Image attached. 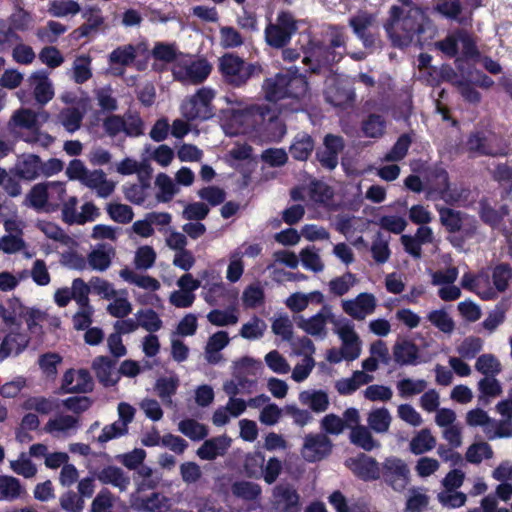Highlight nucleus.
<instances>
[{
	"mask_svg": "<svg viewBox=\"0 0 512 512\" xmlns=\"http://www.w3.org/2000/svg\"><path fill=\"white\" fill-rule=\"evenodd\" d=\"M309 89L306 75L298 73V69H288L267 78L262 84L265 99L271 108L278 107L280 100L290 99L291 111H298L301 100L307 95Z\"/></svg>",
	"mask_w": 512,
	"mask_h": 512,
	"instance_id": "nucleus-1",
	"label": "nucleus"
},
{
	"mask_svg": "<svg viewBox=\"0 0 512 512\" xmlns=\"http://www.w3.org/2000/svg\"><path fill=\"white\" fill-rule=\"evenodd\" d=\"M429 19L420 6H414L403 17V9L393 5L389 10V18L384 29L392 41L393 46L403 47L409 45L415 36L425 32V23Z\"/></svg>",
	"mask_w": 512,
	"mask_h": 512,
	"instance_id": "nucleus-2",
	"label": "nucleus"
},
{
	"mask_svg": "<svg viewBox=\"0 0 512 512\" xmlns=\"http://www.w3.org/2000/svg\"><path fill=\"white\" fill-rule=\"evenodd\" d=\"M450 177L448 171L441 166L429 168L425 174L426 198L430 200H443L448 205L458 203L463 193L468 194L469 189H461L460 192L450 189Z\"/></svg>",
	"mask_w": 512,
	"mask_h": 512,
	"instance_id": "nucleus-3",
	"label": "nucleus"
},
{
	"mask_svg": "<svg viewBox=\"0 0 512 512\" xmlns=\"http://www.w3.org/2000/svg\"><path fill=\"white\" fill-rule=\"evenodd\" d=\"M212 65L204 57L179 54L172 66L175 80L187 85H199L210 75Z\"/></svg>",
	"mask_w": 512,
	"mask_h": 512,
	"instance_id": "nucleus-4",
	"label": "nucleus"
},
{
	"mask_svg": "<svg viewBox=\"0 0 512 512\" xmlns=\"http://www.w3.org/2000/svg\"><path fill=\"white\" fill-rule=\"evenodd\" d=\"M216 91L211 87H201L193 95L185 98L180 106L181 114L187 121L208 120L214 115L213 100Z\"/></svg>",
	"mask_w": 512,
	"mask_h": 512,
	"instance_id": "nucleus-5",
	"label": "nucleus"
},
{
	"mask_svg": "<svg viewBox=\"0 0 512 512\" xmlns=\"http://www.w3.org/2000/svg\"><path fill=\"white\" fill-rule=\"evenodd\" d=\"M200 276L204 281L202 284V297L209 305L226 304L237 299V290L228 287L222 281L220 274L214 270H204Z\"/></svg>",
	"mask_w": 512,
	"mask_h": 512,
	"instance_id": "nucleus-6",
	"label": "nucleus"
},
{
	"mask_svg": "<svg viewBox=\"0 0 512 512\" xmlns=\"http://www.w3.org/2000/svg\"><path fill=\"white\" fill-rule=\"evenodd\" d=\"M465 148L470 157H498L507 155L508 146L502 139H498L495 134L489 138L484 131L477 130L469 133Z\"/></svg>",
	"mask_w": 512,
	"mask_h": 512,
	"instance_id": "nucleus-7",
	"label": "nucleus"
},
{
	"mask_svg": "<svg viewBox=\"0 0 512 512\" xmlns=\"http://www.w3.org/2000/svg\"><path fill=\"white\" fill-rule=\"evenodd\" d=\"M281 107L271 108L270 105L258 104V139L280 141L286 134V125L280 118Z\"/></svg>",
	"mask_w": 512,
	"mask_h": 512,
	"instance_id": "nucleus-8",
	"label": "nucleus"
},
{
	"mask_svg": "<svg viewBox=\"0 0 512 512\" xmlns=\"http://www.w3.org/2000/svg\"><path fill=\"white\" fill-rule=\"evenodd\" d=\"M78 198L70 196L65 198L60 206L62 221L68 225H84L92 222L100 215L99 209L92 203L86 202L81 206V211H77Z\"/></svg>",
	"mask_w": 512,
	"mask_h": 512,
	"instance_id": "nucleus-9",
	"label": "nucleus"
},
{
	"mask_svg": "<svg viewBox=\"0 0 512 512\" xmlns=\"http://www.w3.org/2000/svg\"><path fill=\"white\" fill-rule=\"evenodd\" d=\"M81 427L80 417L74 414L56 413L44 424L42 431L53 439L65 440L74 436Z\"/></svg>",
	"mask_w": 512,
	"mask_h": 512,
	"instance_id": "nucleus-10",
	"label": "nucleus"
},
{
	"mask_svg": "<svg viewBox=\"0 0 512 512\" xmlns=\"http://www.w3.org/2000/svg\"><path fill=\"white\" fill-rule=\"evenodd\" d=\"M381 475L384 481L395 491L406 489L410 482V470L400 458L388 457L382 464Z\"/></svg>",
	"mask_w": 512,
	"mask_h": 512,
	"instance_id": "nucleus-11",
	"label": "nucleus"
},
{
	"mask_svg": "<svg viewBox=\"0 0 512 512\" xmlns=\"http://www.w3.org/2000/svg\"><path fill=\"white\" fill-rule=\"evenodd\" d=\"M224 99L228 104H236L239 106V108L233 109L231 111L226 133L230 135L245 133L247 127L253 126L255 122V105L251 104L242 107V102L233 96H226Z\"/></svg>",
	"mask_w": 512,
	"mask_h": 512,
	"instance_id": "nucleus-12",
	"label": "nucleus"
},
{
	"mask_svg": "<svg viewBox=\"0 0 512 512\" xmlns=\"http://www.w3.org/2000/svg\"><path fill=\"white\" fill-rule=\"evenodd\" d=\"M345 148V140L340 135L328 133L323 138V145L316 149V159L327 170H334L338 165L339 154Z\"/></svg>",
	"mask_w": 512,
	"mask_h": 512,
	"instance_id": "nucleus-13",
	"label": "nucleus"
},
{
	"mask_svg": "<svg viewBox=\"0 0 512 512\" xmlns=\"http://www.w3.org/2000/svg\"><path fill=\"white\" fill-rule=\"evenodd\" d=\"M332 441L322 433L307 434L301 449L303 458L310 463L318 462L329 456L332 452Z\"/></svg>",
	"mask_w": 512,
	"mask_h": 512,
	"instance_id": "nucleus-14",
	"label": "nucleus"
},
{
	"mask_svg": "<svg viewBox=\"0 0 512 512\" xmlns=\"http://www.w3.org/2000/svg\"><path fill=\"white\" fill-rule=\"evenodd\" d=\"M117 411L119 419L110 425H106L102 429L98 436L100 443H106L128 432V424L134 419L135 408L126 402H121L118 404Z\"/></svg>",
	"mask_w": 512,
	"mask_h": 512,
	"instance_id": "nucleus-15",
	"label": "nucleus"
},
{
	"mask_svg": "<svg viewBox=\"0 0 512 512\" xmlns=\"http://www.w3.org/2000/svg\"><path fill=\"white\" fill-rule=\"evenodd\" d=\"M352 473L365 482L375 481L381 477V469L377 460L365 453H360L346 461Z\"/></svg>",
	"mask_w": 512,
	"mask_h": 512,
	"instance_id": "nucleus-16",
	"label": "nucleus"
},
{
	"mask_svg": "<svg viewBox=\"0 0 512 512\" xmlns=\"http://www.w3.org/2000/svg\"><path fill=\"white\" fill-rule=\"evenodd\" d=\"M327 322H330L335 326L339 325V321L335 318L331 308L328 305H324L318 313L311 316L310 318H301L297 322V325L311 336H319L324 338L327 335Z\"/></svg>",
	"mask_w": 512,
	"mask_h": 512,
	"instance_id": "nucleus-17",
	"label": "nucleus"
},
{
	"mask_svg": "<svg viewBox=\"0 0 512 512\" xmlns=\"http://www.w3.org/2000/svg\"><path fill=\"white\" fill-rule=\"evenodd\" d=\"M219 68L225 79L232 85L240 86L250 76L244 61L233 54H225L219 60Z\"/></svg>",
	"mask_w": 512,
	"mask_h": 512,
	"instance_id": "nucleus-18",
	"label": "nucleus"
},
{
	"mask_svg": "<svg viewBox=\"0 0 512 512\" xmlns=\"http://www.w3.org/2000/svg\"><path fill=\"white\" fill-rule=\"evenodd\" d=\"M273 506L278 512H300V496L290 484H278L273 489Z\"/></svg>",
	"mask_w": 512,
	"mask_h": 512,
	"instance_id": "nucleus-19",
	"label": "nucleus"
},
{
	"mask_svg": "<svg viewBox=\"0 0 512 512\" xmlns=\"http://www.w3.org/2000/svg\"><path fill=\"white\" fill-rule=\"evenodd\" d=\"M137 57V48L133 44L118 46L108 55L110 72L114 76L121 77L125 68L130 66Z\"/></svg>",
	"mask_w": 512,
	"mask_h": 512,
	"instance_id": "nucleus-20",
	"label": "nucleus"
},
{
	"mask_svg": "<svg viewBox=\"0 0 512 512\" xmlns=\"http://www.w3.org/2000/svg\"><path fill=\"white\" fill-rule=\"evenodd\" d=\"M343 311L356 320H363L376 308V298L371 293H360L355 299L342 302Z\"/></svg>",
	"mask_w": 512,
	"mask_h": 512,
	"instance_id": "nucleus-21",
	"label": "nucleus"
},
{
	"mask_svg": "<svg viewBox=\"0 0 512 512\" xmlns=\"http://www.w3.org/2000/svg\"><path fill=\"white\" fill-rule=\"evenodd\" d=\"M93 386V379L87 370H68L63 376L62 389L66 393H88Z\"/></svg>",
	"mask_w": 512,
	"mask_h": 512,
	"instance_id": "nucleus-22",
	"label": "nucleus"
},
{
	"mask_svg": "<svg viewBox=\"0 0 512 512\" xmlns=\"http://www.w3.org/2000/svg\"><path fill=\"white\" fill-rule=\"evenodd\" d=\"M115 257V249L105 243L97 244L88 254L89 269L98 272L108 270Z\"/></svg>",
	"mask_w": 512,
	"mask_h": 512,
	"instance_id": "nucleus-23",
	"label": "nucleus"
},
{
	"mask_svg": "<svg viewBox=\"0 0 512 512\" xmlns=\"http://www.w3.org/2000/svg\"><path fill=\"white\" fill-rule=\"evenodd\" d=\"M30 86L33 87L35 100L40 105L47 104L54 97L52 82L44 70L36 71L29 77Z\"/></svg>",
	"mask_w": 512,
	"mask_h": 512,
	"instance_id": "nucleus-24",
	"label": "nucleus"
},
{
	"mask_svg": "<svg viewBox=\"0 0 512 512\" xmlns=\"http://www.w3.org/2000/svg\"><path fill=\"white\" fill-rule=\"evenodd\" d=\"M419 347L410 340L397 341L393 346L394 361L400 366L417 365L420 363Z\"/></svg>",
	"mask_w": 512,
	"mask_h": 512,
	"instance_id": "nucleus-25",
	"label": "nucleus"
},
{
	"mask_svg": "<svg viewBox=\"0 0 512 512\" xmlns=\"http://www.w3.org/2000/svg\"><path fill=\"white\" fill-rule=\"evenodd\" d=\"M115 365L116 362L107 356H98L93 360L92 369L99 382L106 387L114 386L119 380Z\"/></svg>",
	"mask_w": 512,
	"mask_h": 512,
	"instance_id": "nucleus-26",
	"label": "nucleus"
},
{
	"mask_svg": "<svg viewBox=\"0 0 512 512\" xmlns=\"http://www.w3.org/2000/svg\"><path fill=\"white\" fill-rule=\"evenodd\" d=\"M231 445V439L226 435H220L204 441L198 448L197 456L202 460H214L223 456Z\"/></svg>",
	"mask_w": 512,
	"mask_h": 512,
	"instance_id": "nucleus-27",
	"label": "nucleus"
},
{
	"mask_svg": "<svg viewBox=\"0 0 512 512\" xmlns=\"http://www.w3.org/2000/svg\"><path fill=\"white\" fill-rule=\"evenodd\" d=\"M229 336L225 331H218L211 335L204 351L205 360L211 365H217L224 360L221 351L229 344Z\"/></svg>",
	"mask_w": 512,
	"mask_h": 512,
	"instance_id": "nucleus-28",
	"label": "nucleus"
},
{
	"mask_svg": "<svg viewBox=\"0 0 512 512\" xmlns=\"http://www.w3.org/2000/svg\"><path fill=\"white\" fill-rule=\"evenodd\" d=\"M82 17L86 22L74 30V34L78 38L87 37L92 32H97L105 22L102 10L97 6L85 7Z\"/></svg>",
	"mask_w": 512,
	"mask_h": 512,
	"instance_id": "nucleus-29",
	"label": "nucleus"
},
{
	"mask_svg": "<svg viewBox=\"0 0 512 512\" xmlns=\"http://www.w3.org/2000/svg\"><path fill=\"white\" fill-rule=\"evenodd\" d=\"M96 478L105 485L118 488L120 492L126 491L130 485V478L116 466H107L96 473Z\"/></svg>",
	"mask_w": 512,
	"mask_h": 512,
	"instance_id": "nucleus-30",
	"label": "nucleus"
},
{
	"mask_svg": "<svg viewBox=\"0 0 512 512\" xmlns=\"http://www.w3.org/2000/svg\"><path fill=\"white\" fill-rule=\"evenodd\" d=\"M29 338L22 333H9L0 343V362L10 356H17L28 346Z\"/></svg>",
	"mask_w": 512,
	"mask_h": 512,
	"instance_id": "nucleus-31",
	"label": "nucleus"
},
{
	"mask_svg": "<svg viewBox=\"0 0 512 512\" xmlns=\"http://www.w3.org/2000/svg\"><path fill=\"white\" fill-rule=\"evenodd\" d=\"M85 186L96 190L98 196L106 198L114 191V184L107 180L102 170H87L80 181Z\"/></svg>",
	"mask_w": 512,
	"mask_h": 512,
	"instance_id": "nucleus-32",
	"label": "nucleus"
},
{
	"mask_svg": "<svg viewBox=\"0 0 512 512\" xmlns=\"http://www.w3.org/2000/svg\"><path fill=\"white\" fill-rule=\"evenodd\" d=\"M315 149V141L307 132H299L295 135L289 152L293 159L297 161H306Z\"/></svg>",
	"mask_w": 512,
	"mask_h": 512,
	"instance_id": "nucleus-33",
	"label": "nucleus"
},
{
	"mask_svg": "<svg viewBox=\"0 0 512 512\" xmlns=\"http://www.w3.org/2000/svg\"><path fill=\"white\" fill-rule=\"evenodd\" d=\"M441 225L448 233L455 234L461 231L466 214L450 207L436 206Z\"/></svg>",
	"mask_w": 512,
	"mask_h": 512,
	"instance_id": "nucleus-34",
	"label": "nucleus"
},
{
	"mask_svg": "<svg viewBox=\"0 0 512 512\" xmlns=\"http://www.w3.org/2000/svg\"><path fill=\"white\" fill-rule=\"evenodd\" d=\"M15 170L20 178L32 181L41 176V158L35 154L23 155L18 160Z\"/></svg>",
	"mask_w": 512,
	"mask_h": 512,
	"instance_id": "nucleus-35",
	"label": "nucleus"
},
{
	"mask_svg": "<svg viewBox=\"0 0 512 512\" xmlns=\"http://www.w3.org/2000/svg\"><path fill=\"white\" fill-rule=\"evenodd\" d=\"M85 110L71 106L63 108L57 115V122L70 134L78 131L82 125Z\"/></svg>",
	"mask_w": 512,
	"mask_h": 512,
	"instance_id": "nucleus-36",
	"label": "nucleus"
},
{
	"mask_svg": "<svg viewBox=\"0 0 512 512\" xmlns=\"http://www.w3.org/2000/svg\"><path fill=\"white\" fill-rule=\"evenodd\" d=\"M25 309L26 307H24L18 298H8L0 303V317L7 326L18 325L19 319H21L25 313Z\"/></svg>",
	"mask_w": 512,
	"mask_h": 512,
	"instance_id": "nucleus-37",
	"label": "nucleus"
},
{
	"mask_svg": "<svg viewBox=\"0 0 512 512\" xmlns=\"http://www.w3.org/2000/svg\"><path fill=\"white\" fill-rule=\"evenodd\" d=\"M26 494L20 480L8 475H0V501H15Z\"/></svg>",
	"mask_w": 512,
	"mask_h": 512,
	"instance_id": "nucleus-38",
	"label": "nucleus"
},
{
	"mask_svg": "<svg viewBox=\"0 0 512 512\" xmlns=\"http://www.w3.org/2000/svg\"><path fill=\"white\" fill-rule=\"evenodd\" d=\"M349 440L353 445L367 452L380 446V443L374 439L369 429L359 424L351 428Z\"/></svg>",
	"mask_w": 512,
	"mask_h": 512,
	"instance_id": "nucleus-39",
	"label": "nucleus"
},
{
	"mask_svg": "<svg viewBox=\"0 0 512 512\" xmlns=\"http://www.w3.org/2000/svg\"><path fill=\"white\" fill-rule=\"evenodd\" d=\"M253 250L254 247L250 245L245 248L244 251H242L241 248H238L230 254L229 265L226 271V278L228 281L235 283L241 278L244 272L242 258L244 255H253Z\"/></svg>",
	"mask_w": 512,
	"mask_h": 512,
	"instance_id": "nucleus-40",
	"label": "nucleus"
},
{
	"mask_svg": "<svg viewBox=\"0 0 512 512\" xmlns=\"http://www.w3.org/2000/svg\"><path fill=\"white\" fill-rule=\"evenodd\" d=\"M119 275L124 281L150 292H155L161 287L160 282L156 278L137 274L128 267L120 270Z\"/></svg>",
	"mask_w": 512,
	"mask_h": 512,
	"instance_id": "nucleus-41",
	"label": "nucleus"
},
{
	"mask_svg": "<svg viewBox=\"0 0 512 512\" xmlns=\"http://www.w3.org/2000/svg\"><path fill=\"white\" fill-rule=\"evenodd\" d=\"M299 400L303 405H309L316 413L326 411L329 406L328 394L323 390L302 391Z\"/></svg>",
	"mask_w": 512,
	"mask_h": 512,
	"instance_id": "nucleus-42",
	"label": "nucleus"
},
{
	"mask_svg": "<svg viewBox=\"0 0 512 512\" xmlns=\"http://www.w3.org/2000/svg\"><path fill=\"white\" fill-rule=\"evenodd\" d=\"M155 186L158 189L156 193V199L158 202H169L179 192V189L173 179L165 173H159L156 176Z\"/></svg>",
	"mask_w": 512,
	"mask_h": 512,
	"instance_id": "nucleus-43",
	"label": "nucleus"
},
{
	"mask_svg": "<svg viewBox=\"0 0 512 512\" xmlns=\"http://www.w3.org/2000/svg\"><path fill=\"white\" fill-rule=\"evenodd\" d=\"M47 213L56 212L66 198L64 182L47 181Z\"/></svg>",
	"mask_w": 512,
	"mask_h": 512,
	"instance_id": "nucleus-44",
	"label": "nucleus"
},
{
	"mask_svg": "<svg viewBox=\"0 0 512 512\" xmlns=\"http://www.w3.org/2000/svg\"><path fill=\"white\" fill-rule=\"evenodd\" d=\"M386 129L385 118L376 113H370L361 123V130L368 138H381Z\"/></svg>",
	"mask_w": 512,
	"mask_h": 512,
	"instance_id": "nucleus-45",
	"label": "nucleus"
},
{
	"mask_svg": "<svg viewBox=\"0 0 512 512\" xmlns=\"http://www.w3.org/2000/svg\"><path fill=\"white\" fill-rule=\"evenodd\" d=\"M80 11V4L75 0H51L47 10L50 16L56 18L75 16Z\"/></svg>",
	"mask_w": 512,
	"mask_h": 512,
	"instance_id": "nucleus-46",
	"label": "nucleus"
},
{
	"mask_svg": "<svg viewBox=\"0 0 512 512\" xmlns=\"http://www.w3.org/2000/svg\"><path fill=\"white\" fill-rule=\"evenodd\" d=\"M132 506L139 510H147L151 512H166L171 507V501L168 497L160 493H152L146 499L132 502Z\"/></svg>",
	"mask_w": 512,
	"mask_h": 512,
	"instance_id": "nucleus-47",
	"label": "nucleus"
},
{
	"mask_svg": "<svg viewBox=\"0 0 512 512\" xmlns=\"http://www.w3.org/2000/svg\"><path fill=\"white\" fill-rule=\"evenodd\" d=\"M22 408L26 411H36L37 413L48 415L57 407V400L44 396H29L22 403Z\"/></svg>",
	"mask_w": 512,
	"mask_h": 512,
	"instance_id": "nucleus-48",
	"label": "nucleus"
},
{
	"mask_svg": "<svg viewBox=\"0 0 512 512\" xmlns=\"http://www.w3.org/2000/svg\"><path fill=\"white\" fill-rule=\"evenodd\" d=\"M47 182L35 184L26 195V204L36 211L47 213Z\"/></svg>",
	"mask_w": 512,
	"mask_h": 512,
	"instance_id": "nucleus-49",
	"label": "nucleus"
},
{
	"mask_svg": "<svg viewBox=\"0 0 512 512\" xmlns=\"http://www.w3.org/2000/svg\"><path fill=\"white\" fill-rule=\"evenodd\" d=\"M112 299L113 301L108 304L106 309L112 317L123 319L132 312V304L127 298L126 290L117 292Z\"/></svg>",
	"mask_w": 512,
	"mask_h": 512,
	"instance_id": "nucleus-50",
	"label": "nucleus"
},
{
	"mask_svg": "<svg viewBox=\"0 0 512 512\" xmlns=\"http://www.w3.org/2000/svg\"><path fill=\"white\" fill-rule=\"evenodd\" d=\"M92 59L89 55L77 56L72 65V78L75 83L83 84L92 77Z\"/></svg>",
	"mask_w": 512,
	"mask_h": 512,
	"instance_id": "nucleus-51",
	"label": "nucleus"
},
{
	"mask_svg": "<svg viewBox=\"0 0 512 512\" xmlns=\"http://www.w3.org/2000/svg\"><path fill=\"white\" fill-rule=\"evenodd\" d=\"M179 386L177 376L162 377L156 381L155 390L164 404H172V396Z\"/></svg>",
	"mask_w": 512,
	"mask_h": 512,
	"instance_id": "nucleus-52",
	"label": "nucleus"
},
{
	"mask_svg": "<svg viewBox=\"0 0 512 512\" xmlns=\"http://www.w3.org/2000/svg\"><path fill=\"white\" fill-rule=\"evenodd\" d=\"M138 326L145 329L149 333H155L159 331L163 322L159 315L152 309H141L135 314Z\"/></svg>",
	"mask_w": 512,
	"mask_h": 512,
	"instance_id": "nucleus-53",
	"label": "nucleus"
},
{
	"mask_svg": "<svg viewBox=\"0 0 512 512\" xmlns=\"http://www.w3.org/2000/svg\"><path fill=\"white\" fill-rule=\"evenodd\" d=\"M369 427L377 433L387 432L391 424V415L387 408H377L368 415Z\"/></svg>",
	"mask_w": 512,
	"mask_h": 512,
	"instance_id": "nucleus-54",
	"label": "nucleus"
},
{
	"mask_svg": "<svg viewBox=\"0 0 512 512\" xmlns=\"http://www.w3.org/2000/svg\"><path fill=\"white\" fill-rule=\"evenodd\" d=\"M291 37L292 35L288 31H284L274 24H269L265 29V40L272 48H284L290 42Z\"/></svg>",
	"mask_w": 512,
	"mask_h": 512,
	"instance_id": "nucleus-55",
	"label": "nucleus"
},
{
	"mask_svg": "<svg viewBox=\"0 0 512 512\" xmlns=\"http://www.w3.org/2000/svg\"><path fill=\"white\" fill-rule=\"evenodd\" d=\"M256 371V361L252 357H242L232 364V376L235 379H242L248 385L251 382L248 380L249 376H253Z\"/></svg>",
	"mask_w": 512,
	"mask_h": 512,
	"instance_id": "nucleus-56",
	"label": "nucleus"
},
{
	"mask_svg": "<svg viewBox=\"0 0 512 512\" xmlns=\"http://www.w3.org/2000/svg\"><path fill=\"white\" fill-rule=\"evenodd\" d=\"M178 430L193 441L202 440L208 435L207 427L194 419L180 421Z\"/></svg>",
	"mask_w": 512,
	"mask_h": 512,
	"instance_id": "nucleus-57",
	"label": "nucleus"
},
{
	"mask_svg": "<svg viewBox=\"0 0 512 512\" xmlns=\"http://www.w3.org/2000/svg\"><path fill=\"white\" fill-rule=\"evenodd\" d=\"M436 440L428 429L421 430L410 442V450L415 455H420L432 450Z\"/></svg>",
	"mask_w": 512,
	"mask_h": 512,
	"instance_id": "nucleus-58",
	"label": "nucleus"
},
{
	"mask_svg": "<svg viewBox=\"0 0 512 512\" xmlns=\"http://www.w3.org/2000/svg\"><path fill=\"white\" fill-rule=\"evenodd\" d=\"M512 280V268L508 263L497 264L492 272V281L498 292H504Z\"/></svg>",
	"mask_w": 512,
	"mask_h": 512,
	"instance_id": "nucleus-59",
	"label": "nucleus"
},
{
	"mask_svg": "<svg viewBox=\"0 0 512 512\" xmlns=\"http://www.w3.org/2000/svg\"><path fill=\"white\" fill-rule=\"evenodd\" d=\"M310 198L317 204L327 205L334 197L331 186L322 181H313L310 186Z\"/></svg>",
	"mask_w": 512,
	"mask_h": 512,
	"instance_id": "nucleus-60",
	"label": "nucleus"
},
{
	"mask_svg": "<svg viewBox=\"0 0 512 512\" xmlns=\"http://www.w3.org/2000/svg\"><path fill=\"white\" fill-rule=\"evenodd\" d=\"M10 468L24 478H33L37 473L36 465L25 452L20 453L18 459L10 461Z\"/></svg>",
	"mask_w": 512,
	"mask_h": 512,
	"instance_id": "nucleus-61",
	"label": "nucleus"
},
{
	"mask_svg": "<svg viewBox=\"0 0 512 512\" xmlns=\"http://www.w3.org/2000/svg\"><path fill=\"white\" fill-rule=\"evenodd\" d=\"M492 457V447L486 442L473 443L466 452V460L472 464H480L484 458L490 459Z\"/></svg>",
	"mask_w": 512,
	"mask_h": 512,
	"instance_id": "nucleus-62",
	"label": "nucleus"
},
{
	"mask_svg": "<svg viewBox=\"0 0 512 512\" xmlns=\"http://www.w3.org/2000/svg\"><path fill=\"white\" fill-rule=\"evenodd\" d=\"M72 299L78 306L90 305L89 294L91 292L89 282L86 283L82 278H75L72 281L71 287Z\"/></svg>",
	"mask_w": 512,
	"mask_h": 512,
	"instance_id": "nucleus-63",
	"label": "nucleus"
},
{
	"mask_svg": "<svg viewBox=\"0 0 512 512\" xmlns=\"http://www.w3.org/2000/svg\"><path fill=\"white\" fill-rule=\"evenodd\" d=\"M475 368L485 376H495L501 372V364L493 354L479 356Z\"/></svg>",
	"mask_w": 512,
	"mask_h": 512,
	"instance_id": "nucleus-64",
	"label": "nucleus"
}]
</instances>
